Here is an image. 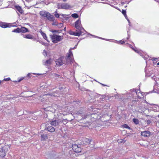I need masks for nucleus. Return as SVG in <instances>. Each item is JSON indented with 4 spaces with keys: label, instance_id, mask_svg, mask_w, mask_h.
<instances>
[{
    "label": "nucleus",
    "instance_id": "nucleus-1",
    "mask_svg": "<svg viewBox=\"0 0 159 159\" xmlns=\"http://www.w3.org/2000/svg\"><path fill=\"white\" fill-rule=\"evenodd\" d=\"M50 37L52 41L54 43L61 41L63 39L62 36L55 34L50 35Z\"/></svg>",
    "mask_w": 159,
    "mask_h": 159
},
{
    "label": "nucleus",
    "instance_id": "nucleus-2",
    "mask_svg": "<svg viewBox=\"0 0 159 159\" xmlns=\"http://www.w3.org/2000/svg\"><path fill=\"white\" fill-rule=\"evenodd\" d=\"M75 27L80 31H82V30H84L83 28L82 27L81 21L80 19H78L75 22Z\"/></svg>",
    "mask_w": 159,
    "mask_h": 159
},
{
    "label": "nucleus",
    "instance_id": "nucleus-3",
    "mask_svg": "<svg viewBox=\"0 0 159 159\" xmlns=\"http://www.w3.org/2000/svg\"><path fill=\"white\" fill-rule=\"evenodd\" d=\"M64 57H61L59 58L55 61L56 64L58 66H62L64 63V61L63 59Z\"/></svg>",
    "mask_w": 159,
    "mask_h": 159
},
{
    "label": "nucleus",
    "instance_id": "nucleus-4",
    "mask_svg": "<svg viewBox=\"0 0 159 159\" xmlns=\"http://www.w3.org/2000/svg\"><path fill=\"white\" fill-rule=\"evenodd\" d=\"M79 146L77 144H74L72 145V148L74 151L76 153L80 152H81V148L80 147V145Z\"/></svg>",
    "mask_w": 159,
    "mask_h": 159
},
{
    "label": "nucleus",
    "instance_id": "nucleus-5",
    "mask_svg": "<svg viewBox=\"0 0 159 159\" xmlns=\"http://www.w3.org/2000/svg\"><path fill=\"white\" fill-rule=\"evenodd\" d=\"M70 8V6L67 3H62L59 6L58 8L67 9Z\"/></svg>",
    "mask_w": 159,
    "mask_h": 159
},
{
    "label": "nucleus",
    "instance_id": "nucleus-6",
    "mask_svg": "<svg viewBox=\"0 0 159 159\" xmlns=\"http://www.w3.org/2000/svg\"><path fill=\"white\" fill-rule=\"evenodd\" d=\"M69 33L71 35L79 36L81 35L82 34V31H80L79 30L78 32H74L70 30L69 31Z\"/></svg>",
    "mask_w": 159,
    "mask_h": 159
},
{
    "label": "nucleus",
    "instance_id": "nucleus-7",
    "mask_svg": "<svg viewBox=\"0 0 159 159\" xmlns=\"http://www.w3.org/2000/svg\"><path fill=\"white\" fill-rule=\"evenodd\" d=\"M46 18L50 21H53L55 18L53 15H51L50 13L48 12L47 15L46 16Z\"/></svg>",
    "mask_w": 159,
    "mask_h": 159
},
{
    "label": "nucleus",
    "instance_id": "nucleus-8",
    "mask_svg": "<svg viewBox=\"0 0 159 159\" xmlns=\"http://www.w3.org/2000/svg\"><path fill=\"white\" fill-rule=\"evenodd\" d=\"M150 132L148 130L144 131L142 132L141 133V135L144 137H148L150 136Z\"/></svg>",
    "mask_w": 159,
    "mask_h": 159
},
{
    "label": "nucleus",
    "instance_id": "nucleus-9",
    "mask_svg": "<svg viewBox=\"0 0 159 159\" xmlns=\"http://www.w3.org/2000/svg\"><path fill=\"white\" fill-rule=\"evenodd\" d=\"M15 7L20 13L21 14L24 13V11L20 6L19 5H16L15 6Z\"/></svg>",
    "mask_w": 159,
    "mask_h": 159
},
{
    "label": "nucleus",
    "instance_id": "nucleus-10",
    "mask_svg": "<svg viewBox=\"0 0 159 159\" xmlns=\"http://www.w3.org/2000/svg\"><path fill=\"white\" fill-rule=\"evenodd\" d=\"M91 140L88 138H84L83 140V143L84 145H87L89 144Z\"/></svg>",
    "mask_w": 159,
    "mask_h": 159
},
{
    "label": "nucleus",
    "instance_id": "nucleus-11",
    "mask_svg": "<svg viewBox=\"0 0 159 159\" xmlns=\"http://www.w3.org/2000/svg\"><path fill=\"white\" fill-rule=\"evenodd\" d=\"M10 148V146L7 145H5L4 146L2 147V150L3 151L5 152H6L8 151L9 149Z\"/></svg>",
    "mask_w": 159,
    "mask_h": 159
},
{
    "label": "nucleus",
    "instance_id": "nucleus-12",
    "mask_svg": "<svg viewBox=\"0 0 159 159\" xmlns=\"http://www.w3.org/2000/svg\"><path fill=\"white\" fill-rule=\"evenodd\" d=\"M50 124L52 125L56 126L59 124V122L58 120H54L51 121Z\"/></svg>",
    "mask_w": 159,
    "mask_h": 159
},
{
    "label": "nucleus",
    "instance_id": "nucleus-13",
    "mask_svg": "<svg viewBox=\"0 0 159 159\" xmlns=\"http://www.w3.org/2000/svg\"><path fill=\"white\" fill-rule=\"evenodd\" d=\"M0 26L3 28H6L9 27V25L5 22L0 23Z\"/></svg>",
    "mask_w": 159,
    "mask_h": 159
},
{
    "label": "nucleus",
    "instance_id": "nucleus-14",
    "mask_svg": "<svg viewBox=\"0 0 159 159\" xmlns=\"http://www.w3.org/2000/svg\"><path fill=\"white\" fill-rule=\"evenodd\" d=\"M47 129L48 130L51 132H53L55 131V130L54 127L51 126H48Z\"/></svg>",
    "mask_w": 159,
    "mask_h": 159
},
{
    "label": "nucleus",
    "instance_id": "nucleus-15",
    "mask_svg": "<svg viewBox=\"0 0 159 159\" xmlns=\"http://www.w3.org/2000/svg\"><path fill=\"white\" fill-rule=\"evenodd\" d=\"M20 33H26L29 32L28 29L26 27H22L20 28Z\"/></svg>",
    "mask_w": 159,
    "mask_h": 159
},
{
    "label": "nucleus",
    "instance_id": "nucleus-16",
    "mask_svg": "<svg viewBox=\"0 0 159 159\" xmlns=\"http://www.w3.org/2000/svg\"><path fill=\"white\" fill-rule=\"evenodd\" d=\"M48 12H47L45 11H41L40 12L39 14L41 16L43 17H46Z\"/></svg>",
    "mask_w": 159,
    "mask_h": 159
},
{
    "label": "nucleus",
    "instance_id": "nucleus-17",
    "mask_svg": "<svg viewBox=\"0 0 159 159\" xmlns=\"http://www.w3.org/2000/svg\"><path fill=\"white\" fill-rule=\"evenodd\" d=\"M41 137L42 141H44L48 138L47 135L44 134H41Z\"/></svg>",
    "mask_w": 159,
    "mask_h": 159
},
{
    "label": "nucleus",
    "instance_id": "nucleus-18",
    "mask_svg": "<svg viewBox=\"0 0 159 159\" xmlns=\"http://www.w3.org/2000/svg\"><path fill=\"white\" fill-rule=\"evenodd\" d=\"M23 37L25 38L30 39H32L33 38V35L30 34L24 35Z\"/></svg>",
    "mask_w": 159,
    "mask_h": 159
},
{
    "label": "nucleus",
    "instance_id": "nucleus-19",
    "mask_svg": "<svg viewBox=\"0 0 159 159\" xmlns=\"http://www.w3.org/2000/svg\"><path fill=\"white\" fill-rule=\"evenodd\" d=\"M73 56V54L72 52L70 51L68 53V55L67 57V59L69 60L70 61H71L72 59V57Z\"/></svg>",
    "mask_w": 159,
    "mask_h": 159
},
{
    "label": "nucleus",
    "instance_id": "nucleus-20",
    "mask_svg": "<svg viewBox=\"0 0 159 159\" xmlns=\"http://www.w3.org/2000/svg\"><path fill=\"white\" fill-rule=\"evenodd\" d=\"M151 60L153 61V64L154 66H157L156 63L157 61V60H158V58L153 57L152 58Z\"/></svg>",
    "mask_w": 159,
    "mask_h": 159
},
{
    "label": "nucleus",
    "instance_id": "nucleus-21",
    "mask_svg": "<svg viewBox=\"0 0 159 159\" xmlns=\"http://www.w3.org/2000/svg\"><path fill=\"white\" fill-rule=\"evenodd\" d=\"M6 152H5L3 151L1 149V151H0V156L1 157H4L6 156Z\"/></svg>",
    "mask_w": 159,
    "mask_h": 159
},
{
    "label": "nucleus",
    "instance_id": "nucleus-22",
    "mask_svg": "<svg viewBox=\"0 0 159 159\" xmlns=\"http://www.w3.org/2000/svg\"><path fill=\"white\" fill-rule=\"evenodd\" d=\"M52 75H53L54 77L55 78H62L60 75H59L56 73H53L52 74Z\"/></svg>",
    "mask_w": 159,
    "mask_h": 159
},
{
    "label": "nucleus",
    "instance_id": "nucleus-23",
    "mask_svg": "<svg viewBox=\"0 0 159 159\" xmlns=\"http://www.w3.org/2000/svg\"><path fill=\"white\" fill-rule=\"evenodd\" d=\"M40 32L41 33V34L42 35L43 38L45 40H47V37L45 33L44 32H43L42 31H41Z\"/></svg>",
    "mask_w": 159,
    "mask_h": 159
},
{
    "label": "nucleus",
    "instance_id": "nucleus-24",
    "mask_svg": "<svg viewBox=\"0 0 159 159\" xmlns=\"http://www.w3.org/2000/svg\"><path fill=\"white\" fill-rule=\"evenodd\" d=\"M133 121L136 125H138L139 123V120L136 118H134L133 119Z\"/></svg>",
    "mask_w": 159,
    "mask_h": 159
},
{
    "label": "nucleus",
    "instance_id": "nucleus-25",
    "mask_svg": "<svg viewBox=\"0 0 159 159\" xmlns=\"http://www.w3.org/2000/svg\"><path fill=\"white\" fill-rule=\"evenodd\" d=\"M122 14L124 15L125 17L127 19V16L126 14V11L125 10H124L123 9H122V11H121Z\"/></svg>",
    "mask_w": 159,
    "mask_h": 159
},
{
    "label": "nucleus",
    "instance_id": "nucleus-26",
    "mask_svg": "<svg viewBox=\"0 0 159 159\" xmlns=\"http://www.w3.org/2000/svg\"><path fill=\"white\" fill-rule=\"evenodd\" d=\"M13 32H16L17 33H20V29L19 28H17L16 29H14L12 31Z\"/></svg>",
    "mask_w": 159,
    "mask_h": 159
},
{
    "label": "nucleus",
    "instance_id": "nucleus-27",
    "mask_svg": "<svg viewBox=\"0 0 159 159\" xmlns=\"http://www.w3.org/2000/svg\"><path fill=\"white\" fill-rule=\"evenodd\" d=\"M71 16L72 17L75 18H77L79 17L78 15L76 13H74L72 14Z\"/></svg>",
    "mask_w": 159,
    "mask_h": 159
},
{
    "label": "nucleus",
    "instance_id": "nucleus-28",
    "mask_svg": "<svg viewBox=\"0 0 159 159\" xmlns=\"http://www.w3.org/2000/svg\"><path fill=\"white\" fill-rule=\"evenodd\" d=\"M122 127L124 128L128 129H130V128L127 124H125L124 125H122Z\"/></svg>",
    "mask_w": 159,
    "mask_h": 159
},
{
    "label": "nucleus",
    "instance_id": "nucleus-29",
    "mask_svg": "<svg viewBox=\"0 0 159 159\" xmlns=\"http://www.w3.org/2000/svg\"><path fill=\"white\" fill-rule=\"evenodd\" d=\"M54 16L56 18H58L59 17V15L58 13L57 12H55V14H54Z\"/></svg>",
    "mask_w": 159,
    "mask_h": 159
},
{
    "label": "nucleus",
    "instance_id": "nucleus-30",
    "mask_svg": "<svg viewBox=\"0 0 159 159\" xmlns=\"http://www.w3.org/2000/svg\"><path fill=\"white\" fill-rule=\"evenodd\" d=\"M51 59H49L48 60H47L46 61V64H50L51 63Z\"/></svg>",
    "mask_w": 159,
    "mask_h": 159
},
{
    "label": "nucleus",
    "instance_id": "nucleus-31",
    "mask_svg": "<svg viewBox=\"0 0 159 159\" xmlns=\"http://www.w3.org/2000/svg\"><path fill=\"white\" fill-rule=\"evenodd\" d=\"M11 80V79L10 78L8 77L6 78H4L3 80V81H9Z\"/></svg>",
    "mask_w": 159,
    "mask_h": 159
},
{
    "label": "nucleus",
    "instance_id": "nucleus-32",
    "mask_svg": "<svg viewBox=\"0 0 159 159\" xmlns=\"http://www.w3.org/2000/svg\"><path fill=\"white\" fill-rule=\"evenodd\" d=\"M125 43V42L123 40H120L119 41V43H120L121 44H123V43Z\"/></svg>",
    "mask_w": 159,
    "mask_h": 159
},
{
    "label": "nucleus",
    "instance_id": "nucleus-33",
    "mask_svg": "<svg viewBox=\"0 0 159 159\" xmlns=\"http://www.w3.org/2000/svg\"><path fill=\"white\" fill-rule=\"evenodd\" d=\"M158 109H159V107L158 106H157L156 105H155V111H157L158 110Z\"/></svg>",
    "mask_w": 159,
    "mask_h": 159
},
{
    "label": "nucleus",
    "instance_id": "nucleus-34",
    "mask_svg": "<svg viewBox=\"0 0 159 159\" xmlns=\"http://www.w3.org/2000/svg\"><path fill=\"white\" fill-rule=\"evenodd\" d=\"M123 141V140H122L121 139H120L118 140L117 142L118 143H121Z\"/></svg>",
    "mask_w": 159,
    "mask_h": 159
},
{
    "label": "nucleus",
    "instance_id": "nucleus-35",
    "mask_svg": "<svg viewBox=\"0 0 159 159\" xmlns=\"http://www.w3.org/2000/svg\"><path fill=\"white\" fill-rule=\"evenodd\" d=\"M133 50H134V51H135V52H137V51H138V50H137L136 48H133Z\"/></svg>",
    "mask_w": 159,
    "mask_h": 159
},
{
    "label": "nucleus",
    "instance_id": "nucleus-36",
    "mask_svg": "<svg viewBox=\"0 0 159 159\" xmlns=\"http://www.w3.org/2000/svg\"><path fill=\"white\" fill-rule=\"evenodd\" d=\"M46 95H49L50 96H52V95H53V94H51L50 93H47V94H46Z\"/></svg>",
    "mask_w": 159,
    "mask_h": 159
},
{
    "label": "nucleus",
    "instance_id": "nucleus-37",
    "mask_svg": "<svg viewBox=\"0 0 159 159\" xmlns=\"http://www.w3.org/2000/svg\"><path fill=\"white\" fill-rule=\"evenodd\" d=\"M129 47L130 48H132V49H133V48H134L133 47V46H132V45H130V44H129Z\"/></svg>",
    "mask_w": 159,
    "mask_h": 159
},
{
    "label": "nucleus",
    "instance_id": "nucleus-38",
    "mask_svg": "<svg viewBox=\"0 0 159 159\" xmlns=\"http://www.w3.org/2000/svg\"><path fill=\"white\" fill-rule=\"evenodd\" d=\"M4 0H0V5H1L2 3V2Z\"/></svg>",
    "mask_w": 159,
    "mask_h": 159
},
{
    "label": "nucleus",
    "instance_id": "nucleus-39",
    "mask_svg": "<svg viewBox=\"0 0 159 159\" xmlns=\"http://www.w3.org/2000/svg\"><path fill=\"white\" fill-rule=\"evenodd\" d=\"M151 121L150 120H148L147 121V122L148 124H149L151 123Z\"/></svg>",
    "mask_w": 159,
    "mask_h": 159
},
{
    "label": "nucleus",
    "instance_id": "nucleus-40",
    "mask_svg": "<svg viewBox=\"0 0 159 159\" xmlns=\"http://www.w3.org/2000/svg\"><path fill=\"white\" fill-rule=\"evenodd\" d=\"M58 31H57V30H53L52 31V32L53 33H57V32H58Z\"/></svg>",
    "mask_w": 159,
    "mask_h": 159
},
{
    "label": "nucleus",
    "instance_id": "nucleus-41",
    "mask_svg": "<svg viewBox=\"0 0 159 159\" xmlns=\"http://www.w3.org/2000/svg\"><path fill=\"white\" fill-rule=\"evenodd\" d=\"M3 80H0V84H1L2 83H3Z\"/></svg>",
    "mask_w": 159,
    "mask_h": 159
},
{
    "label": "nucleus",
    "instance_id": "nucleus-42",
    "mask_svg": "<svg viewBox=\"0 0 159 159\" xmlns=\"http://www.w3.org/2000/svg\"><path fill=\"white\" fill-rule=\"evenodd\" d=\"M23 79H21L20 80H19V82H20V81H21V80H22Z\"/></svg>",
    "mask_w": 159,
    "mask_h": 159
},
{
    "label": "nucleus",
    "instance_id": "nucleus-43",
    "mask_svg": "<svg viewBox=\"0 0 159 159\" xmlns=\"http://www.w3.org/2000/svg\"><path fill=\"white\" fill-rule=\"evenodd\" d=\"M157 65H158L159 66V62H158L157 64Z\"/></svg>",
    "mask_w": 159,
    "mask_h": 159
},
{
    "label": "nucleus",
    "instance_id": "nucleus-44",
    "mask_svg": "<svg viewBox=\"0 0 159 159\" xmlns=\"http://www.w3.org/2000/svg\"><path fill=\"white\" fill-rule=\"evenodd\" d=\"M67 0H63V1L64 2H66L67 1Z\"/></svg>",
    "mask_w": 159,
    "mask_h": 159
},
{
    "label": "nucleus",
    "instance_id": "nucleus-45",
    "mask_svg": "<svg viewBox=\"0 0 159 159\" xmlns=\"http://www.w3.org/2000/svg\"><path fill=\"white\" fill-rule=\"evenodd\" d=\"M53 25H56L55 24H54V23H53Z\"/></svg>",
    "mask_w": 159,
    "mask_h": 159
},
{
    "label": "nucleus",
    "instance_id": "nucleus-46",
    "mask_svg": "<svg viewBox=\"0 0 159 159\" xmlns=\"http://www.w3.org/2000/svg\"><path fill=\"white\" fill-rule=\"evenodd\" d=\"M158 117L159 118V114L158 115Z\"/></svg>",
    "mask_w": 159,
    "mask_h": 159
}]
</instances>
